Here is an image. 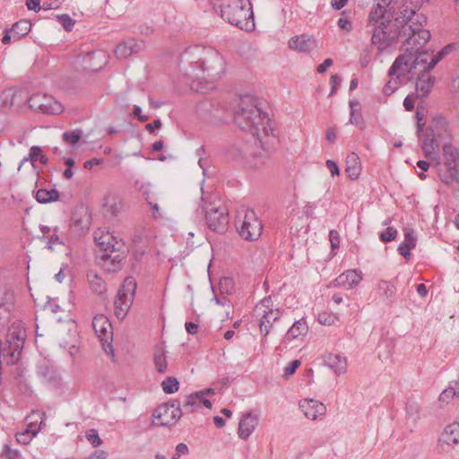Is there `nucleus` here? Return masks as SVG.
Returning a JSON list of instances; mask_svg holds the SVG:
<instances>
[{"mask_svg": "<svg viewBox=\"0 0 459 459\" xmlns=\"http://www.w3.org/2000/svg\"><path fill=\"white\" fill-rule=\"evenodd\" d=\"M86 438L93 447L100 446L103 441L98 434V431L91 429L86 432Z\"/></svg>", "mask_w": 459, "mask_h": 459, "instance_id": "41", "label": "nucleus"}, {"mask_svg": "<svg viewBox=\"0 0 459 459\" xmlns=\"http://www.w3.org/2000/svg\"><path fill=\"white\" fill-rule=\"evenodd\" d=\"M438 446L443 451L446 450V446H451L459 443V423L453 422L447 425L438 440Z\"/></svg>", "mask_w": 459, "mask_h": 459, "instance_id": "20", "label": "nucleus"}, {"mask_svg": "<svg viewBox=\"0 0 459 459\" xmlns=\"http://www.w3.org/2000/svg\"><path fill=\"white\" fill-rule=\"evenodd\" d=\"M213 7L230 24L246 31H252L255 29L252 4L249 0H220Z\"/></svg>", "mask_w": 459, "mask_h": 459, "instance_id": "2", "label": "nucleus"}, {"mask_svg": "<svg viewBox=\"0 0 459 459\" xmlns=\"http://www.w3.org/2000/svg\"><path fill=\"white\" fill-rule=\"evenodd\" d=\"M371 59L370 51L368 49H364L359 56V64L362 67H366L368 65Z\"/></svg>", "mask_w": 459, "mask_h": 459, "instance_id": "56", "label": "nucleus"}, {"mask_svg": "<svg viewBox=\"0 0 459 459\" xmlns=\"http://www.w3.org/2000/svg\"><path fill=\"white\" fill-rule=\"evenodd\" d=\"M37 160H39V162L44 165L48 162V159L45 154H43L41 148L39 146H32L30 149V161L34 169H37L35 166V162Z\"/></svg>", "mask_w": 459, "mask_h": 459, "instance_id": "33", "label": "nucleus"}, {"mask_svg": "<svg viewBox=\"0 0 459 459\" xmlns=\"http://www.w3.org/2000/svg\"><path fill=\"white\" fill-rule=\"evenodd\" d=\"M33 434H30V431H23L16 434V441L19 444L26 445L29 444L33 439Z\"/></svg>", "mask_w": 459, "mask_h": 459, "instance_id": "49", "label": "nucleus"}, {"mask_svg": "<svg viewBox=\"0 0 459 459\" xmlns=\"http://www.w3.org/2000/svg\"><path fill=\"white\" fill-rule=\"evenodd\" d=\"M304 416L310 420H321L326 413V406L314 399H302L299 403Z\"/></svg>", "mask_w": 459, "mask_h": 459, "instance_id": "16", "label": "nucleus"}, {"mask_svg": "<svg viewBox=\"0 0 459 459\" xmlns=\"http://www.w3.org/2000/svg\"><path fill=\"white\" fill-rule=\"evenodd\" d=\"M182 410L179 404L166 403L158 406L153 412V423L156 426H172L182 416Z\"/></svg>", "mask_w": 459, "mask_h": 459, "instance_id": "11", "label": "nucleus"}, {"mask_svg": "<svg viewBox=\"0 0 459 459\" xmlns=\"http://www.w3.org/2000/svg\"><path fill=\"white\" fill-rule=\"evenodd\" d=\"M259 418L257 414L252 411L246 412L242 415L239 423L238 433L240 438L247 439L255 431L258 425Z\"/></svg>", "mask_w": 459, "mask_h": 459, "instance_id": "19", "label": "nucleus"}, {"mask_svg": "<svg viewBox=\"0 0 459 459\" xmlns=\"http://www.w3.org/2000/svg\"><path fill=\"white\" fill-rule=\"evenodd\" d=\"M341 82H342V80H341L339 75L333 74V75L331 76V78H330V84H331L332 88H331V91H330V94H329L330 96L334 94V92L340 87Z\"/></svg>", "mask_w": 459, "mask_h": 459, "instance_id": "54", "label": "nucleus"}, {"mask_svg": "<svg viewBox=\"0 0 459 459\" xmlns=\"http://www.w3.org/2000/svg\"><path fill=\"white\" fill-rule=\"evenodd\" d=\"M332 65H333V60L331 58H326L322 64H320L317 66L316 71L319 74H324Z\"/></svg>", "mask_w": 459, "mask_h": 459, "instance_id": "60", "label": "nucleus"}, {"mask_svg": "<svg viewBox=\"0 0 459 459\" xmlns=\"http://www.w3.org/2000/svg\"><path fill=\"white\" fill-rule=\"evenodd\" d=\"M241 107L235 112V121L243 129L248 130L254 136L259 138L260 127L265 134L268 130L265 126L269 122L268 116L257 106L256 100L252 97L241 99Z\"/></svg>", "mask_w": 459, "mask_h": 459, "instance_id": "4", "label": "nucleus"}, {"mask_svg": "<svg viewBox=\"0 0 459 459\" xmlns=\"http://www.w3.org/2000/svg\"><path fill=\"white\" fill-rule=\"evenodd\" d=\"M425 114L423 111L420 110V108L416 111V119H417V134H420L423 132L425 123L422 122L424 119Z\"/></svg>", "mask_w": 459, "mask_h": 459, "instance_id": "50", "label": "nucleus"}, {"mask_svg": "<svg viewBox=\"0 0 459 459\" xmlns=\"http://www.w3.org/2000/svg\"><path fill=\"white\" fill-rule=\"evenodd\" d=\"M63 25L66 30H71L74 25V22L66 14L61 16Z\"/></svg>", "mask_w": 459, "mask_h": 459, "instance_id": "64", "label": "nucleus"}, {"mask_svg": "<svg viewBox=\"0 0 459 459\" xmlns=\"http://www.w3.org/2000/svg\"><path fill=\"white\" fill-rule=\"evenodd\" d=\"M212 393V389L202 390L186 396L185 402L182 405V413H191L203 406L206 408L212 407V403L206 398V395Z\"/></svg>", "mask_w": 459, "mask_h": 459, "instance_id": "15", "label": "nucleus"}, {"mask_svg": "<svg viewBox=\"0 0 459 459\" xmlns=\"http://www.w3.org/2000/svg\"><path fill=\"white\" fill-rule=\"evenodd\" d=\"M397 235L396 229L388 227L385 231L380 234V239L383 242H390L395 238Z\"/></svg>", "mask_w": 459, "mask_h": 459, "instance_id": "45", "label": "nucleus"}, {"mask_svg": "<svg viewBox=\"0 0 459 459\" xmlns=\"http://www.w3.org/2000/svg\"><path fill=\"white\" fill-rule=\"evenodd\" d=\"M154 365L159 373H165L168 368V362L165 351L162 349L157 350L154 353Z\"/></svg>", "mask_w": 459, "mask_h": 459, "instance_id": "34", "label": "nucleus"}, {"mask_svg": "<svg viewBox=\"0 0 459 459\" xmlns=\"http://www.w3.org/2000/svg\"><path fill=\"white\" fill-rule=\"evenodd\" d=\"M26 336V329L23 323L20 321L14 322L9 326L6 334V343L8 344L11 357L13 359L12 362L19 359Z\"/></svg>", "mask_w": 459, "mask_h": 459, "instance_id": "9", "label": "nucleus"}, {"mask_svg": "<svg viewBox=\"0 0 459 459\" xmlns=\"http://www.w3.org/2000/svg\"><path fill=\"white\" fill-rule=\"evenodd\" d=\"M435 83V77L423 73L416 80V93L419 98H426L431 91Z\"/></svg>", "mask_w": 459, "mask_h": 459, "instance_id": "23", "label": "nucleus"}, {"mask_svg": "<svg viewBox=\"0 0 459 459\" xmlns=\"http://www.w3.org/2000/svg\"><path fill=\"white\" fill-rule=\"evenodd\" d=\"M205 219L208 228L218 233L226 231L229 224L228 210L225 206H213L212 204L204 207Z\"/></svg>", "mask_w": 459, "mask_h": 459, "instance_id": "10", "label": "nucleus"}, {"mask_svg": "<svg viewBox=\"0 0 459 459\" xmlns=\"http://www.w3.org/2000/svg\"><path fill=\"white\" fill-rule=\"evenodd\" d=\"M109 260H111V262H112V266L111 267H108V270L117 271V270H118L120 268V264H121V261H122L121 255L117 254L113 257L110 256V258L108 260V262ZM105 262L107 263L106 260H105Z\"/></svg>", "mask_w": 459, "mask_h": 459, "instance_id": "55", "label": "nucleus"}, {"mask_svg": "<svg viewBox=\"0 0 459 459\" xmlns=\"http://www.w3.org/2000/svg\"><path fill=\"white\" fill-rule=\"evenodd\" d=\"M350 122L358 126L361 120V113L359 110V103L357 100H350Z\"/></svg>", "mask_w": 459, "mask_h": 459, "instance_id": "36", "label": "nucleus"}, {"mask_svg": "<svg viewBox=\"0 0 459 459\" xmlns=\"http://www.w3.org/2000/svg\"><path fill=\"white\" fill-rule=\"evenodd\" d=\"M46 242V247L53 250L56 245H65L63 238L57 233V228H53V233L47 237V240H42Z\"/></svg>", "mask_w": 459, "mask_h": 459, "instance_id": "38", "label": "nucleus"}, {"mask_svg": "<svg viewBox=\"0 0 459 459\" xmlns=\"http://www.w3.org/2000/svg\"><path fill=\"white\" fill-rule=\"evenodd\" d=\"M446 166L453 178L459 176V152L452 144L446 143L443 146Z\"/></svg>", "mask_w": 459, "mask_h": 459, "instance_id": "21", "label": "nucleus"}, {"mask_svg": "<svg viewBox=\"0 0 459 459\" xmlns=\"http://www.w3.org/2000/svg\"><path fill=\"white\" fill-rule=\"evenodd\" d=\"M81 139V132L74 130L73 132H65L63 134V140L72 145L76 144Z\"/></svg>", "mask_w": 459, "mask_h": 459, "instance_id": "42", "label": "nucleus"}, {"mask_svg": "<svg viewBox=\"0 0 459 459\" xmlns=\"http://www.w3.org/2000/svg\"><path fill=\"white\" fill-rule=\"evenodd\" d=\"M123 207V202L119 195L116 194L108 195L104 199V208L112 215H116Z\"/></svg>", "mask_w": 459, "mask_h": 459, "instance_id": "28", "label": "nucleus"}, {"mask_svg": "<svg viewBox=\"0 0 459 459\" xmlns=\"http://www.w3.org/2000/svg\"><path fill=\"white\" fill-rule=\"evenodd\" d=\"M416 69L414 50L411 46H406L403 54L399 55L389 68L388 75L396 79H403L408 74Z\"/></svg>", "mask_w": 459, "mask_h": 459, "instance_id": "8", "label": "nucleus"}, {"mask_svg": "<svg viewBox=\"0 0 459 459\" xmlns=\"http://www.w3.org/2000/svg\"><path fill=\"white\" fill-rule=\"evenodd\" d=\"M448 386L455 394V399H459V375L448 383Z\"/></svg>", "mask_w": 459, "mask_h": 459, "instance_id": "57", "label": "nucleus"}, {"mask_svg": "<svg viewBox=\"0 0 459 459\" xmlns=\"http://www.w3.org/2000/svg\"><path fill=\"white\" fill-rule=\"evenodd\" d=\"M107 452L103 450H96L89 456L85 457L84 459H106L107 458Z\"/></svg>", "mask_w": 459, "mask_h": 459, "instance_id": "63", "label": "nucleus"}, {"mask_svg": "<svg viewBox=\"0 0 459 459\" xmlns=\"http://www.w3.org/2000/svg\"><path fill=\"white\" fill-rule=\"evenodd\" d=\"M329 238H330L332 249L338 248L339 245H340L339 233L334 230H330Z\"/></svg>", "mask_w": 459, "mask_h": 459, "instance_id": "53", "label": "nucleus"}, {"mask_svg": "<svg viewBox=\"0 0 459 459\" xmlns=\"http://www.w3.org/2000/svg\"><path fill=\"white\" fill-rule=\"evenodd\" d=\"M415 100L411 95L406 96L403 100V107L407 111H411L414 108Z\"/></svg>", "mask_w": 459, "mask_h": 459, "instance_id": "61", "label": "nucleus"}, {"mask_svg": "<svg viewBox=\"0 0 459 459\" xmlns=\"http://www.w3.org/2000/svg\"><path fill=\"white\" fill-rule=\"evenodd\" d=\"M14 93L12 91H4L0 95V109L4 110L6 108L12 107Z\"/></svg>", "mask_w": 459, "mask_h": 459, "instance_id": "40", "label": "nucleus"}, {"mask_svg": "<svg viewBox=\"0 0 459 459\" xmlns=\"http://www.w3.org/2000/svg\"><path fill=\"white\" fill-rule=\"evenodd\" d=\"M402 79H396L395 76L391 77L390 81L384 86L383 91L385 95H391L394 93L399 86V82Z\"/></svg>", "mask_w": 459, "mask_h": 459, "instance_id": "43", "label": "nucleus"}, {"mask_svg": "<svg viewBox=\"0 0 459 459\" xmlns=\"http://www.w3.org/2000/svg\"><path fill=\"white\" fill-rule=\"evenodd\" d=\"M88 280L93 292L100 295L106 291L107 287L105 281L96 273H89Z\"/></svg>", "mask_w": 459, "mask_h": 459, "instance_id": "32", "label": "nucleus"}, {"mask_svg": "<svg viewBox=\"0 0 459 459\" xmlns=\"http://www.w3.org/2000/svg\"><path fill=\"white\" fill-rule=\"evenodd\" d=\"M36 200L40 204L55 202L59 198V193L56 189H39L36 193Z\"/></svg>", "mask_w": 459, "mask_h": 459, "instance_id": "30", "label": "nucleus"}, {"mask_svg": "<svg viewBox=\"0 0 459 459\" xmlns=\"http://www.w3.org/2000/svg\"><path fill=\"white\" fill-rule=\"evenodd\" d=\"M136 290V281L133 277H126L118 290L114 301L115 315L118 319H124L127 315Z\"/></svg>", "mask_w": 459, "mask_h": 459, "instance_id": "7", "label": "nucleus"}, {"mask_svg": "<svg viewBox=\"0 0 459 459\" xmlns=\"http://www.w3.org/2000/svg\"><path fill=\"white\" fill-rule=\"evenodd\" d=\"M162 389L166 394H174L178 390L179 383L172 377H167L161 383Z\"/></svg>", "mask_w": 459, "mask_h": 459, "instance_id": "39", "label": "nucleus"}, {"mask_svg": "<svg viewBox=\"0 0 459 459\" xmlns=\"http://www.w3.org/2000/svg\"><path fill=\"white\" fill-rule=\"evenodd\" d=\"M386 0H377L368 18L367 29L371 33V43L378 50L384 51L400 37H405V44L417 46L427 44L430 38L429 30L425 29L426 16L413 9L403 7L396 16L391 9H385Z\"/></svg>", "mask_w": 459, "mask_h": 459, "instance_id": "1", "label": "nucleus"}, {"mask_svg": "<svg viewBox=\"0 0 459 459\" xmlns=\"http://www.w3.org/2000/svg\"><path fill=\"white\" fill-rule=\"evenodd\" d=\"M338 27L346 31L350 32L352 30V23L350 19L346 17H341L337 22Z\"/></svg>", "mask_w": 459, "mask_h": 459, "instance_id": "51", "label": "nucleus"}, {"mask_svg": "<svg viewBox=\"0 0 459 459\" xmlns=\"http://www.w3.org/2000/svg\"><path fill=\"white\" fill-rule=\"evenodd\" d=\"M144 47L145 44L143 40L132 39L119 44L115 50V54L118 58H126L133 54L142 51Z\"/></svg>", "mask_w": 459, "mask_h": 459, "instance_id": "22", "label": "nucleus"}, {"mask_svg": "<svg viewBox=\"0 0 459 459\" xmlns=\"http://www.w3.org/2000/svg\"><path fill=\"white\" fill-rule=\"evenodd\" d=\"M111 238H113V236L108 232L96 231L94 233V239L99 247L103 246L107 240H110Z\"/></svg>", "mask_w": 459, "mask_h": 459, "instance_id": "47", "label": "nucleus"}, {"mask_svg": "<svg viewBox=\"0 0 459 459\" xmlns=\"http://www.w3.org/2000/svg\"><path fill=\"white\" fill-rule=\"evenodd\" d=\"M447 129V122L442 117H437L433 119L432 126L427 130L426 136L422 140L421 148L428 159H431L436 155L437 138L440 137L441 133L435 132V130Z\"/></svg>", "mask_w": 459, "mask_h": 459, "instance_id": "12", "label": "nucleus"}, {"mask_svg": "<svg viewBox=\"0 0 459 459\" xmlns=\"http://www.w3.org/2000/svg\"><path fill=\"white\" fill-rule=\"evenodd\" d=\"M26 6L29 10L39 12L40 10V0H26Z\"/></svg>", "mask_w": 459, "mask_h": 459, "instance_id": "62", "label": "nucleus"}, {"mask_svg": "<svg viewBox=\"0 0 459 459\" xmlns=\"http://www.w3.org/2000/svg\"><path fill=\"white\" fill-rule=\"evenodd\" d=\"M416 42L414 44H405V46H411L414 50V62L416 68L421 66L424 73H427L433 69L437 65H432L435 60V55L427 51L420 52V49L426 44L419 45Z\"/></svg>", "mask_w": 459, "mask_h": 459, "instance_id": "18", "label": "nucleus"}, {"mask_svg": "<svg viewBox=\"0 0 459 459\" xmlns=\"http://www.w3.org/2000/svg\"><path fill=\"white\" fill-rule=\"evenodd\" d=\"M31 28V24L27 20H21L15 22L11 28V31L13 32V39L18 40L22 37L26 36Z\"/></svg>", "mask_w": 459, "mask_h": 459, "instance_id": "31", "label": "nucleus"}, {"mask_svg": "<svg viewBox=\"0 0 459 459\" xmlns=\"http://www.w3.org/2000/svg\"><path fill=\"white\" fill-rule=\"evenodd\" d=\"M417 238L414 235V231L411 229H406L404 230V239L400 244L399 249L407 248L413 249L416 247Z\"/></svg>", "mask_w": 459, "mask_h": 459, "instance_id": "35", "label": "nucleus"}, {"mask_svg": "<svg viewBox=\"0 0 459 459\" xmlns=\"http://www.w3.org/2000/svg\"><path fill=\"white\" fill-rule=\"evenodd\" d=\"M93 329L107 352H113L111 345L113 332L112 325L107 316L102 314L97 315L92 320Z\"/></svg>", "mask_w": 459, "mask_h": 459, "instance_id": "14", "label": "nucleus"}, {"mask_svg": "<svg viewBox=\"0 0 459 459\" xmlns=\"http://www.w3.org/2000/svg\"><path fill=\"white\" fill-rule=\"evenodd\" d=\"M308 331V325L304 318L296 321L285 334V339L292 341L305 336Z\"/></svg>", "mask_w": 459, "mask_h": 459, "instance_id": "27", "label": "nucleus"}, {"mask_svg": "<svg viewBox=\"0 0 459 459\" xmlns=\"http://www.w3.org/2000/svg\"><path fill=\"white\" fill-rule=\"evenodd\" d=\"M454 48L455 46L453 44L444 47L437 55H435V60L432 65H437L446 55L451 53Z\"/></svg>", "mask_w": 459, "mask_h": 459, "instance_id": "46", "label": "nucleus"}, {"mask_svg": "<svg viewBox=\"0 0 459 459\" xmlns=\"http://www.w3.org/2000/svg\"><path fill=\"white\" fill-rule=\"evenodd\" d=\"M288 46L295 52L307 54L317 48V40L313 36L301 34L290 38Z\"/></svg>", "mask_w": 459, "mask_h": 459, "instance_id": "17", "label": "nucleus"}, {"mask_svg": "<svg viewBox=\"0 0 459 459\" xmlns=\"http://www.w3.org/2000/svg\"><path fill=\"white\" fill-rule=\"evenodd\" d=\"M4 454L7 459H17L19 453L16 450H13L9 445H4Z\"/></svg>", "mask_w": 459, "mask_h": 459, "instance_id": "59", "label": "nucleus"}, {"mask_svg": "<svg viewBox=\"0 0 459 459\" xmlns=\"http://www.w3.org/2000/svg\"><path fill=\"white\" fill-rule=\"evenodd\" d=\"M362 280L361 273L357 270H347L340 274L335 281L338 285L346 289H351L357 286Z\"/></svg>", "mask_w": 459, "mask_h": 459, "instance_id": "24", "label": "nucleus"}, {"mask_svg": "<svg viewBox=\"0 0 459 459\" xmlns=\"http://www.w3.org/2000/svg\"><path fill=\"white\" fill-rule=\"evenodd\" d=\"M255 316L259 317V327L264 336H266L273 327V323L281 316L279 308H273L272 297L263 299L255 307Z\"/></svg>", "mask_w": 459, "mask_h": 459, "instance_id": "6", "label": "nucleus"}, {"mask_svg": "<svg viewBox=\"0 0 459 459\" xmlns=\"http://www.w3.org/2000/svg\"><path fill=\"white\" fill-rule=\"evenodd\" d=\"M326 167L330 170V173L333 177L338 176L340 174V169L336 162L333 160H326Z\"/></svg>", "mask_w": 459, "mask_h": 459, "instance_id": "58", "label": "nucleus"}, {"mask_svg": "<svg viewBox=\"0 0 459 459\" xmlns=\"http://www.w3.org/2000/svg\"><path fill=\"white\" fill-rule=\"evenodd\" d=\"M335 316L328 313H320L318 315V322L324 325H331L334 323Z\"/></svg>", "mask_w": 459, "mask_h": 459, "instance_id": "48", "label": "nucleus"}, {"mask_svg": "<svg viewBox=\"0 0 459 459\" xmlns=\"http://www.w3.org/2000/svg\"><path fill=\"white\" fill-rule=\"evenodd\" d=\"M345 171L351 180L359 178L361 172V163L359 157L355 152L347 156Z\"/></svg>", "mask_w": 459, "mask_h": 459, "instance_id": "25", "label": "nucleus"}, {"mask_svg": "<svg viewBox=\"0 0 459 459\" xmlns=\"http://www.w3.org/2000/svg\"><path fill=\"white\" fill-rule=\"evenodd\" d=\"M378 290L382 291L386 300H391L396 292L395 286L387 281H381L378 283Z\"/></svg>", "mask_w": 459, "mask_h": 459, "instance_id": "37", "label": "nucleus"}, {"mask_svg": "<svg viewBox=\"0 0 459 459\" xmlns=\"http://www.w3.org/2000/svg\"><path fill=\"white\" fill-rule=\"evenodd\" d=\"M300 366L299 360H292L285 368H284V376L289 377L295 373L297 368Z\"/></svg>", "mask_w": 459, "mask_h": 459, "instance_id": "52", "label": "nucleus"}, {"mask_svg": "<svg viewBox=\"0 0 459 459\" xmlns=\"http://www.w3.org/2000/svg\"><path fill=\"white\" fill-rule=\"evenodd\" d=\"M123 246L124 243L122 242V240H118L115 237H113V238H111L110 240H107L103 246H100V247L104 251L102 258L108 261L110 258V254L114 253L115 251L120 250Z\"/></svg>", "mask_w": 459, "mask_h": 459, "instance_id": "29", "label": "nucleus"}, {"mask_svg": "<svg viewBox=\"0 0 459 459\" xmlns=\"http://www.w3.org/2000/svg\"><path fill=\"white\" fill-rule=\"evenodd\" d=\"M237 229L241 238L254 241L261 236L263 225L254 210L243 207L238 212Z\"/></svg>", "mask_w": 459, "mask_h": 459, "instance_id": "5", "label": "nucleus"}, {"mask_svg": "<svg viewBox=\"0 0 459 459\" xmlns=\"http://www.w3.org/2000/svg\"><path fill=\"white\" fill-rule=\"evenodd\" d=\"M29 106L32 109L53 115L60 114L64 110L62 104L52 96L40 93L34 94L29 99Z\"/></svg>", "mask_w": 459, "mask_h": 459, "instance_id": "13", "label": "nucleus"}, {"mask_svg": "<svg viewBox=\"0 0 459 459\" xmlns=\"http://www.w3.org/2000/svg\"><path fill=\"white\" fill-rule=\"evenodd\" d=\"M453 399H455V394H453V391L447 385V387L439 394L438 400L441 403L448 404Z\"/></svg>", "mask_w": 459, "mask_h": 459, "instance_id": "44", "label": "nucleus"}, {"mask_svg": "<svg viewBox=\"0 0 459 459\" xmlns=\"http://www.w3.org/2000/svg\"><path fill=\"white\" fill-rule=\"evenodd\" d=\"M184 58L193 66L191 76L195 75V69L200 68L203 73H207L209 77H214L223 72V60L217 50L212 48L194 46L184 53ZM198 74H196V76Z\"/></svg>", "mask_w": 459, "mask_h": 459, "instance_id": "3", "label": "nucleus"}, {"mask_svg": "<svg viewBox=\"0 0 459 459\" xmlns=\"http://www.w3.org/2000/svg\"><path fill=\"white\" fill-rule=\"evenodd\" d=\"M325 364L338 376L345 374L347 371V360L341 355L329 354L326 357Z\"/></svg>", "mask_w": 459, "mask_h": 459, "instance_id": "26", "label": "nucleus"}]
</instances>
